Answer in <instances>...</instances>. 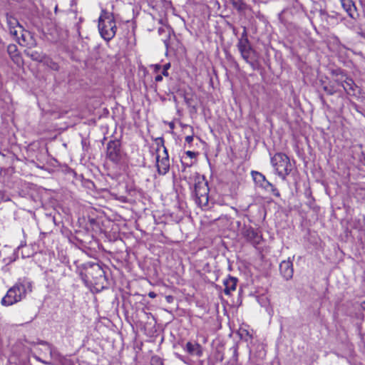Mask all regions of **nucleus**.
I'll return each mask as SVG.
<instances>
[{"label":"nucleus","instance_id":"nucleus-1","mask_svg":"<svg viewBox=\"0 0 365 365\" xmlns=\"http://www.w3.org/2000/svg\"><path fill=\"white\" fill-rule=\"evenodd\" d=\"M31 282L26 279H22L7 291L5 296L1 299V303L6 307L13 305L25 298L27 293L31 292Z\"/></svg>","mask_w":365,"mask_h":365},{"label":"nucleus","instance_id":"nucleus-2","mask_svg":"<svg viewBox=\"0 0 365 365\" xmlns=\"http://www.w3.org/2000/svg\"><path fill=\"white\" fill-rule=\"evenodd\" d=\"M98 31L101 36L106 41L113 39L117 31L116 23L113 14L103 10L98 19Z\"/></svg>","mask_w":365,"mask_h":365},{"label":"nucleus","instance_id":"nucleus-3","mask_svg":"<svg viewBox=\"0 0 365 365\" xmlns=\"http://www.w3.org/2000/svg\"><path fill=\"white\" fill-rule=\"evenodd\" d=\"M271 163L276 173L282 180H285L286 177L290 173L292 169L289 158L287 155L282 153H276L272 157Z\"/></svg>","mask_w":365,"mask_h":365},{"label":"nucleus","instance_id":"nucleus-4","mask_svg":"<svg viewBox=\"0 0 365 365\" xmlns=\"http://www.w3.org/2000/svg\"><path fill=\"white\" fill-rule=\"evenodd\" d=\"M194 192L195 196V202L202 208L208 205V193L209 188L207 183L204 181H199L195 185Z\"/></svg>","mask_w":365,"mask_h":365},{"label":"nucleus","instance_id":"nucleus-5","mask_svg":"<svg viewBox=\"0 0 365 365\" xmlns=\"http://www.w3.org/2000/svg\"><path fill=\"white\" fill-rule=\"evenodd\" d=\"M252 175L255 184L264 189L265 191L273 194L274 195L279 197V192L277 189L270 183L262 173L257 171H252Z\"/></svg>","mask_w":365,"mask_h":365},{"label":"nucleus","instance_id":"nucleus-6","mask_svg":"<svg viewBox=\"0 0 365 365\" xmlns=\"http://www.w3.org/2000/svg\"><path fill=\"white\" fill-rule=\"evenodd\" d=\"M237 48L242 58L248 63H252L254 50L252 48L248 38H240L237 43Z\"/></svg>","mask_w":365,"mask_h":365},{"label":"nucleus","instance_id":"nucleus-7","mask_svg":"<svg viewBox=\"0 0 365 365\" xmlns=\"http://www.w3.org/2000/svg\"><path fill=\"white\" fill-rule=\"evenodd\" d=\"M16 38L18 41V43L22 46L31 48L36 47L37 45L36 41L33 34L24 29H23L22 31L19 33V38Z\"/></svg>","mask_w":365,"mask_h":365},{"label":"nucleus","instance_id":"nucleus-8","mask_svg":"<svg viewBox=\"0 0 365 365\" xmlns=\"http://www.w3.org/2000/svg\"><path fill=\"white\" fill-rule=\"evenodd\" d=\"M160 158V155L156 157L158 171L160 175H165L170 168L169 156L165 147H163V155L161 159Z\"/></svg>","mask_w":365,"mask_h":365},{"label":"nucleus","instance_id":"nucleus-9","mask_svg":"<svg viewBox=\"0 0 365 365\" xmlns=\"http://www.w3.org/2000/svg\"><path fill=\"white\" fill-rule=\"evenodd\" d=\"M107 157L113 162L120 159V144L117 141H110L107 145Z\"/></svg>","mask_w":365,"mask_h":365},{"label":"nucleus","instance_id":"nucleus-10","mask_svg":"<svg viewBox=\"0 0 365 365\" xmlns=\"http://www.w3.org/2000/svg\"><path fill=\"white\" fill-rule=\"evenodd\" d=\"M7 24L10 34L15 38H19V33L23 31V27L20 25L17 19L12 16H7Z\"/></svg>","mask_w":365,"mask_h":365},{"label":"nucleus","instance_id":"nucleus-11","mask_svg":"<svg viewBox=\"0 0 365 365\" xmlns=\"http://www.w3.org/2000/svg\"><path fill=\"white\" fill-rule=\"evenodd\" d=\"M279 270L286 280L290 279L294 273L292 262L290 260L282 261L279 264Z\"/></svg>","mask_w":365,"mask_h":365},{"label":"nucleus","instance_id":"nucleus-12","mask_svg":"<svg viewBox=\"0 0 365 365\" xmlns=\"http://www.w3.org/2000/svg\"><path fill=\"white\" fill-rule=\"evenodd\" d=\"M246 239L253 245H257L260 242L262 236L259 232L252 227L247 228L244 232Z\"/></svg>","mask_w":365,"mask_h":365},{"label":"nucleus","instance_id":"nucleus-13","mask_svg":"<svg viewBox=\"0 0 365 365\" xmlns=\"http://www.w3.org/2000/svg\"><path fill=\"white\" fill-rule=\"evenodd\" d=\"M21 250V256L23 258L30 257L35 252H36V245L26 246L21 244L18 247L17 250Z\"/></svg>","mask_w":365,"mask_h":365},{"label":"nucleus","instance_id":"nucleus-14","mask_svg":"<svg viewBox=\"0 0 365 365\" xmlns=\"http://www.w3.org/2000/svg\"><path fill=\"white\" fill-rule=\"evenodd\" d=\"M341 86L348 95H356V89L357 88V86L352 78L348 77Z\"/></svg>","mask_w":365,"mask_h":365},{"label":"nucleus","instance_id":"nucleus-15","mask_svg":"<svg viewBox=\"0 0 365 365\" xmlns=\"http://www.w3.org/2000/svg\"><path fill=\"white\" fill-rule=\"evenodd\" d=\"M237 279L235 277H229L224 281L225 294L228 295L231 292L235 290L237 287Z\"/></svg>","mask_w":365,"mask_h":365},{"label":"nucleus","instance_id":"nucleus-16","mask_svg":"<svg viewBox=\"0 0 365 365\" xmlns=\"http://www.w3.org/2000/svg\"><path fill=\"white\" fill-rule=\"evenodd\" d=\"M186 351L190 354H195L198 356H201L202 354V349L199 344H192L191 342H187L186 344Z\"/></svg>","mask_w":365,"mask_h":365},{"label":"nucleus","instance_id":"nucleus-17","mask_svg":"<svg viewBox=\"0 0 365 365\" xmlns=\"http://www.w3.org/2000/svg\"><path fill=\"white\" fill-rule=\"evenodd\" d=\"M335 76L334 81L339 86H342L347 79L348 76L341 70H336L333 72Z\"/></svg>","mask_w":365,"mask_h":365},{"label":"nucleus","instance_id":"nucleus-18","mask_svg":"<svg viewBox=\"0 0 365 365\" xmlns=\"http://www.w3.org/2000/svg\"><path fill=\"white\" fill-rule=\"evenodd\" d=\"M232 4L235 9L239 11L245 10L246 4L242 0H231Z\"/></svg>","mask_w":365,"mask_h":365},{"label":"nucleus","instance_id":"nucleus-19","mask_svg":"<svg viewBox=\"0 0 365 365\" xmlns=\"http://www.w3.org/2000/svg\"><path fill=\"white\" fill-rule=\"evenodd\" d=\"M26 53L34 61H42L43 59V55H41L40 53L37 51L27 52Z\"/></svg>","mask_w":365,"mask_h":365},{"label":"nucleus","instance_id":"nucleus-20","mask_svg":"<svg viewBox=\"0 0 365 365\" xmlns=\"http://www.w3.org/2000/svg\"><path fill=\"white\" fill-rule=\"evenodd\" d=\"M324 91L329 95H333L336 92V89L335 86L332 83H329V85H324L323 86Z\"/></svg>","mask_w":365,"mask_h":365},{"label":"nucleus","instance_id":"nucleus-21","mask_svg":"<svg viewBox=\"0 0 365 365\" xmlns=\"http://www.w3.org/2000/svg\"><path fill=\"white\" fill-rule=\"evenodd\" d=\"M45 63L52 70L57 71L58 69V65L51 59H46Z\"/></svg>","mask_w":365,"mask_h":365},{"label":"nucleus","instance_id":"nucleus-22","mask_svg":"<svg viewBox=\"0 0 365 365\" xmlns=\"http://www.w3.org/2000/svg\"><path fill=\"white\" fill-rule=\"evenodd\" d=\"M7 51H8V53L10 54V55H14L15 56V53L17 52V48H16V46L14 45V44H10L8 46V48H7Z\"/></svg>","mask_w":365,"mask_h":365},{"label":"nucleus","instance_id":"nucleus-23","mask_svg":"<svg viewBox=\"0 0 365 365\" xmlns=\"http://www.w3.org/2000/svg\"><path fill=\"white\" fill-rule=\"evenodd\" d=\"M170 68V63H166L163 66V75L165 76H168V70Z\"/></svg>","mask_w":365,"mask_h":365},{"label":"nucleus","instance_id":"nucleus-24","mask_svg":"<svg viewBox=\"0 0 365 365\" xmlns=\"http://www.w3.org/2000/svg\"><path fill=\"white\" fill-rule=\"evenodd\" d=\"M185 154H186L187 156H188L191 159L196 157V153L195 152H192V151H190V150L186 151Z\"/></svg>","mask_w":365,"mask_h":365},{"label":"nucleus","instance_id":"nucleus-25","mask_svg":"<svg viewBox=\"0 0 365 365\" xmlns=\"http://www.w3.org/2000/svg\"><path fill=\"white\" fill-rule=\"evenodd\" d=\"M193 140V136L192 135H187L185 137V142L187 143H191Z\"/></svg>","mask_w":365,"mask_h":365},{"label":"nucleus","instance_id":"nucleus-26","mask_svg":"<svg viewBox=\"0 0 365 365\" xmlns=\"http://www.w3.org/2000/svg\"><path fill=\"white\" fill-rule=\"evenodd\" d=\"M155 80L156 82H160L163 80V76L161 75H158L155 76Z\"/></svg>","mask_w":365,"mask_h":365},{"label":"nucleus","instance_id":"nucleus-27","mask_svg":"<svg viewBox=\"0 0 365 365\" xmlns=\"http://www.w3.org/2000/svg\"><path fill=\"white\" fill-rule=\"evenodd\" d=\"M157 296V294L154 292H150L148 293V297H150V298H155Z\"/></svg>","mask_w":365,"mask_h":365},{"label":"nucleus","instance_id":"nucleus-28","mask_svg":"<svg viewBox=\"0 0 365 365\" xmlns=\"http://www.w3.org/2000/svg\"><path fill=\"white\" fill-rule=\"evenodd\" d=\"M265 356V351L264 349H262L259 351V357L262 359Z\"/></svg>","mask_w":365,"mask_h":365},{"label":"nucleus","instance_id":"nucleus-29","mask_svg":"<svg viewBox=\"0 0 365 365\" xmlns=\"http://www.w3.org/2000/svg\"><path fill=\"white\" fill-rule=\"evenodd\" d=\"M241 38H247V31H246V29H245L242 34V36H241Z\"/></svg>","mask_w":365,"mask_h":365},{"label":"nucleus","instance_id":"nucleus-30","mask_svg":"<svg viewBox=\"0 0 365 365\" xmlns=\"http://www.w3.org/2000/svg\"><path fill=\"white\" fill-rule=\"evenodd\" d=\"M7 249H8V248H7L6 247H4V248L1 251H0V257H1V252H5L6 251V250H7Z\"/></svg>","mask_w":365,"mask_h":365},{"label":"nucleus","instance_id":"nucleus-31","mask_svg":"<svg viewBox=\"0 0 365 365\" xmlns=\"http://www.w3.org/2000/svg\"><path fill=\"white\" fill-rule=\"evenodd\" d=\"M361 308L365 310V302L361 303Z\"/></svg>","mask_w":365,"mask_h":365},{"label":"nucleus","instance_id":"nucleus-32","mask_svg":"<svg viewBox=\"0 0 365 365\" xmlns=\"http://www.w3.org/2000/svg\"><path fill=\"white\" fill-rule=\"evenodd\" d=\"M97 269H98V271L101 273H103V271L101 270V269L100 268V267L98 265L96 266Z\"/></svg>","mask_w":365,"mask_h":365},{"label":"nucleus","instance_id":"nucleus-33","mask_svg":"<svg viewBox=\"0 0 365 365\" xmlns=\"http://www.w3.org/2000/svg\"><path fill=\"white\" fill-rule=\"evenodd\" d=\"M155 68H156V70H159L160 68V65H156Z\"/></svg>","mask_w":365,"mask_h":365},{"label":"nucleus","instance_id":"nucleus-34","mask_svg":"<svg viewBox=\"0 0 365 365\" xmlns=\"http://www.w3.org/2000/svg\"><path fill=\"white\" fill-rule=\"evenodd\" d=\"M11 261H13V259H9L7 262H10Z\"/></svg>","mask_w":365,"mask_h":365}]
</instances>
